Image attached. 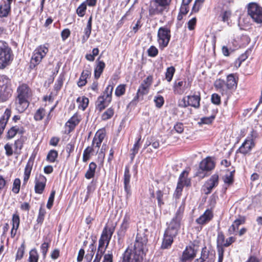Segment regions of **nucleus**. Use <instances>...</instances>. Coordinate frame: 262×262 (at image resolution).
Instances as JSON below:
<instances>
[{"instance_id": "obj_1", "label": "nucleus", "mask_w": 262, "mask_h": 262, "mask_svg": "<svg viewBox=\"0 0 262 262\" xmlns=\"http://www.w3.org/2000/svg\"><path fill=\"white\" fill-rule=\"evenodd\" d=\"M18 96L16 99V110L20 113L23 112L28 106V98L31 96V90L26 84H22L17 89Z\"/></svg>"}, {"instance_id": "obj_2", "label": "nucleus", "mask_w": 262, "mask_h": 262, "mask_svg": "<svg viewBox=\"0 0 262 262\" xmlns=\"http://www.w3.org/2000/svg\"><path fill=\"white\" fill-rule=\"evenodd\" d=\"M215 87L223 95L229 96L231 90L236 87L237 82L233 74L227 77L226 82L221 79L216 80L214 83Z\"/></svg>"}, {"instance_id": "obj_3", "label": "nucleus", "mask_w": 262, "mask_h": 262, "mask_svg": "<svg viewBox=\"0 0 262 262\" xmlns=\"http://www.w3.org/2000/svg\"><path fill=\"white\" fill-rule=\"evenodd\" d=\"M171 0H152L150 4L148 12L150 16L162 15L164 12H168Z\"/></svg>"}, {"instance_id": "obj_4", "label": "nucleus", "mask_w": 262, "mask_h": 262, "mask_svg": "<svg viewBox=\"0 0 262 262\" xmlns=\"http://www.w3.org/2000/svg\"><path fill=\"white\" fill-rule=\"evenodd\" d=\"M115 230V227H110L105 226L102 232L100 239H99V245L97 249V252L100 254H104L107 248L110 240Z\"/></svg>"}, {"instance_id": "obj_5", "label": "nucleus", "mask_w": 262, "mask_h": 262, "mask_svg": "<svg viewBox=\"0 0 262 262\" xmlns=\"http://www.w3.org/2000/svg\"><path fill=\"white\" fill-rule=\"evenodd\" d=\"M113 89V85H108L103 94L98 97L96 102V107L99 111L101 112L103 110L111 103Z\"/></svg>"}, {"instance_id": "obj_6", "label": "nucleus", "mask_w": 262, "mask_h": 262, "mask_svg": "<svg viewBox=\"0 0 262 262\" xmlns=\"http://www.w3.org/2000/svg\"><path fill=\"white\" fill-rule=\"evenodd\" d=\"M12 59L11 48L6 42L0 41V69L5 68Z\"/></svg>"}, {"instance_id": "obj_7", "label": "nucleus", "mask_w": 262, "mask_h": 262, "mask_svg": "<svg viewBox=\"0 0 262 262\" xmlns=\"http://www.w3.org/2000/svg\"><path fill=\"white\" fill-rule=\"evenodd\" d=\"M184 206L181 205L177 210L175 216L170 221L166 231L167 233L172 234L173 235H177L180 228V223L182 219Z\"/></svg>"}, {"instance_id": "obj_8", "label": "nucleus", "mask_w": 262, "mask_h": 262, "mask_svg": "<svg viewBox=\"0 0 262 262\" xmlns=\"http://www.w3.org/2000/svg\"><path fill=\"white\" fill-rule=\"evenodd\" d=\"M147 242V238L145 233L142 232H138L137 234L134 249L132 253L138 254V258H141V255L144 254V247Z\"/></svg>"}, {"instance_id": "obj_9", "label": "nucleus", "mask_w": 262, "mask_h": 262, "mask_svg": "<svg viewBox=\"0 0 262 262\" xmlns=\"http://www.w3.org/2000/svg\"><path fill=\"white\" fill-rule=\"evenodd\" d=\"M248 15L253 21L262 24V7L255 2H251L247 6Z\"/></svg>"}, {"instance_id": "obj_10", "label": "nucleus", "mask_w": 262, "mask_h": 262, "mask_svg": "<svg viewBox=\"0 0 262 262\" xmlns=\"http://www.w3.org/2000/svg\"><path fill=\"white\" fill-rule=\"evenodd\" d=\"M158 42L160 48L163 49L167 46L170 39V30L166 27H160L158 31Z\"/></svg>"}, {"instance_id": "obj_11", "label": "nucleus", "mask_w": 262, "mask_h": 262, "mask_svg": "<svg viewBox=\"0 0 262 262\" xmlns=\"http://www.w3.org/2000/svg\"><path fill=\"white\" fill-rule=\"evenodd\" d=\"M48 48L45 45L37 47L34 51L31 60V67L34 68L38 65L48 52Z\"/></svg>"}, {"instance_id": "obj_12", "label": "nucleus", "mask_w": 262, "mask_h": 262, "mask_svg": "<svg viewBox=\"0 0 262 262\" xmlns=\"http://www.w3.org/2000/svg\"><path fill=\"white\" fill-rule=\"evenodd\" d=\"M152 81V78L150 76H148L143 81L137 91V97L138 98L143 96L148 93Z\"/></svg>"}, {"instance_id": "obj_13", "label": "nucleus", "mask_w": 262, "mask_h": 262, "mask_svg": "<svg viewBox=\"0 0 262 262\" xmlns=\"http://www.w3.org/2000/svg\"><path fill=\"white\" fill-rule=\"evenodd\" d=\"M196 251L197 250L195 249L194 246L186 247L180 258L181 261L186 262L188 260L192 259L195 256Z\"/></svg>"}, {"instance_id": "obj_14", "label": "nucleus", "mask_w": 262, "mask_h": 262, "mask_svg": "<svg viewBox=\"0 0 262 262\" xmlns=\"http://www.w3.org/2000/svg\"><path fill=\"white\" fill-rule=\"evenodd\" d=\"M46 178L42 175L39 174L36 177L35 182V191L36 193L41 194L45 188L46 184Z\"/></svg>"}, {"instance_id": "obj_15", "label": "nucleus", "mask_w": 262, "mask_h": 262, "mask_svg": "<svg viewBox=\"0 0 262 262\" xmlns=\"http://www.w3.org/2000/svg\"><path fill=\"white\" fill-rule=\"evenodd\" d=\"M188 87V84L186 81H176L173 85V92L176 94L182 95Z\"/></svg>"}, {"instance_id": "obj_16", "label": "nucleus", "mask_w": 262, "mask_h": 262, "mask_svg": "<svg viewBox=\"0 0 262 262\" xmlns=\"http://www.w3.org/2000/svg\"><path fill=\"white\" fill-rule=\"evenodd\" d=\"M130 222V215L128 214H125L124 215L122 222L120 225L119 230L118 231V235L119 236H123L126 232V230L129 227Z\"/></svg>"}, {"instance_id": "obj_17", "label": "nucleus", "mask_w": 262, "mask_h": 262, "mask_svg": "<svg viewBox=\"0 0 262 262\" xmlns=\"http://www.w3.org/2000/svg\"><path fill=\"white\" fill-rule=\"evenodd\" d=\"M215 164L209 157L203 160L200 164V169L202 171H209L214 168Z\"/></svg>"}, {"instance_id": "obj_18", "label": "nucleus", "mask_w": 262, "mask_h": 262, "mask_svg": "<svg viewBox=\"0 0 262 262\" xmlns=\"http://www.w3.org/2000/svg\"><path fill=\"white\" fill-rule=\"evenodd\" d=\"M218 183L219 176L216 174L212 175L210 179L208 180L205 184V186L207 190L206 193L208 194L210 193L212 189L218 185Z\"/></svg>"}, {"instance_id": "obj_19", "label": "nucleus", "mask_w": 262, "mask_h": 262, "mask_svg": "<svg viewBox=\"0 0 262 262\" xmlns=\"http://www.w3.org/2000/svg\"><path fill=\"white\" fill-rule=\"evenodd\" d=\"M213 217V214L211 210H207L203 214L196 220V222L200 225H204L209 222Z\"/></svg>"}, {"instance_id": "obj_20", "label": "nucleus", "mask_w": 262, "mask_h": 262, "mask_svg": "<svg viewBox=\"0 0 262 262\" xmlns=\"http://www.w3.org/2000/svg\"><path fill=\"white\" fill-rule=\"evenodd\" d=\"M254 144L253 140H246L238 149L239 152L246 154L254 147Z\"/></svg>"}, {"instance_id": "obj_21", "label": "nucleus", "mask_w": 262, "mask_h": 262, "mask_svg": "<svg viewBox=\"0 0 262 262\" xmlns=\"http://www.w3.org/2000/svg\"><path fill=\"white\" fill-rule=\"evenodd\" d=\"M105 136V134L103 130H98L93 138L92 145L99 148Z\"/></svg>"}, {"instance_id": "obj_22", "label": "nucleus", "mask_w": 262, "mask_h": 262, "mask_svg": "<svg viewBox=\"0 0 262 262\" xmlns=\"http://www.w3.org/2000/svg\"><path fill=\"white\" fill-rule=\"evenodd\" d=\"M130 174L129 173V168L126 167L124 174V190L127 193V196H128L130 194V186L129 185L130 183Z\"/></svg>"}, {"instance_id": "obj_23", "label": "nucleus", "mask_w": 262, "mask_h": 262, "mask_svg": "<svg viewBox=\"0 0 262 262\" xmlns=\"http://www.w3.org/2000/svg\"><path fill=\"white\" fill-rule=\"evenodd\" d=\"M176 236V235H173L172 234L167 233L165 231L161 248L163 249L168 248L173 243V238Z\"/></svg>"}, {"instance_id": "obj_24", "label": "nucleus", "mask_w": 262, "mask_h": 262, "mask_svg": "<svg viewBox=\"0 0 262 262\" xmlns=\"http://www.w3.org/2000/svg\"><path fill=\"white\" fill-rule=\"evenodd\" d=\"M96 66L94 70V76L96 79H98L103 72L105 64L103 61L99 60V58L96 60Z\"/></svg>"}, {"instance_id": "obj_25", "label": "nucleus", "mask_w": 262, "mask_h": 262, "mask_svg": "<svg viewBox=\"0 0 262 262\" xmlns=\"http://www.w3.org/2000/svg\"><path fill=\"white\" fill-rule=\"evenodd\" d=\"M245 223L244 217H241L234 221L233 224L229 227L228 233L230 235L233 234L238 229L240 225Z\"/></svg>"}, {"instance_id": "obj_26", "label": "nucleus", "mask_w": 262, "mask_h": 262, "mask_svg": "<svg viewBox=\"0 0 262 262\" xmlns=\"http://www.w3.org/2000/svg\"><path fill=\"white\" fill-rule=\"evenodd\" d=\"M187 98L188 103H189V105L194 107V108H198L200 107V101L201 100L200 96H188L187 97Z\"/></svg>"}, {"instance_id": "obj_27", "label": "nucleus", "mask_w": 262, "mask_h": 262, "mask_svg": "<svg viewBox=\"0 0 262 262\" xmlns=\"http://www.w3.org/2000/svg\"><path fill=\"white\" fill-rule=\"evenodd\" d=\"M187 175L188 172L186 170L183 171L180 174L179 177V181L177 187L178 189H181L182 190L184 185H188L189 184L190 181L186 180Z\"/></svg>"}, {"instance_id": "obj_28", "label": "nucleus", "mask_w": 262, "mask_h": 262, "mask_svg": "<svg viewBox=\"0 0 262 262\" xmlns=\"http://www.w3.org/2000/svg\"><path fill=\"white\" fill-rule=\"evenodd\" d=\"M92 17L90 16L88 21L86 27L84 29V35L83 36L82 42H85L89 38L92 30Z\"/></svg>"}, {"instance_id": "obj_29", "label": "nucleus", "mask_w": 262, "mask_h": 262, "mask_svg": "<svg viewBox=\"0 0 262 262\" xmlns=\"http://www.w3.org/2000/svg\"><path fill=\"white\" fill-rule=\"evenodd\" d=\"M200 257L205 262H211L214 256L210 254L206 247H204L202 249Z\"/></svg>"}, {"instance_id": "obj_30", "label": "nucleus", "mask_w": 262, "mask_h": 262, "mask_svg": "<svg viewBox=\"0 0 262 262\" xmlns=\"http://www.w3.org/2000/svg\"><path fill=\"white\" fill-rule=\"evenodd\" d=\"M96 167L97 165L94 162L90 163L89 169L85 174V177L87 179H91L94 177Z\"/></svg>"}, {"instance_id": "obj_31", "label": "nucleus", "mask_w": 262, "mask_h": 262, "mask_svg": "<svg viewBox=\"0 0 262 262\" xmlns=\"http://www.w3.org/2000/svg\"><path fill=\"white\" fill-rule=\"evenodd\" d=\"M33 163L29 161L25 167L24 171V183L25 184L28 181L32 168Z\"/></svg>"}, {"instance_id": "obj_32", "label": "nucleus", "mask_w": 262, "mask_h": 262, "mask_svg": "<svg viewBox=\"0 0 262 262\" xmlns=\"http://www.w3.org/2000/svg\"><path fill=\"white\" fill-rule=\"evenodd\" d=\"M151 196L152 197H156L157 201H158V205L159 207H161L162 205H163L164 203L163 201V195L164 193L163 192L160 190H158L156 191V194L155 195L154 192H152L150 193Z\"/></svg>"}, {"instance_id": "obj_33", "label": "nucleus", "mask_w": 262, "mask_h": 262, "mask_svg": "<svg viewBox=\"0 0 262 262\" xmlns=\"http://www.w3.org/2000/svg\"><path fill=\"white\" fill-rule=\"evenodd\" d=\"M89 101V99L85 97H78L77 99V102L79 104L78 107L83 111L88 106Z\"/></svg>"}, {"instance_id": "obj_34", "label": "nucleus", "mask_w": 262, "mask_h": 262, "mask_svg": "<svg viewBox=\"0 0 262 262\" xmlns=\"http://www.w3.org/2000/svg\"><path fill=\"white\" fill-rule=\"evenodd\" d=\"M11 9V6L9 4H5L0 6V17H7Z\"/></svg>"}, {"instance_id": "obj_35", "label": "nucleus", "mask_w": 262, "mask_h": 262, "mask_svg": "<svg viewBox=\"0 0 262 262\" xmlns=\"http://www.w3.org/2000/svg\"><path fill=\"white\" fill-rule=\"evenodd\" d=\"M12 91L9 88H5L3 92H1L0 98L3 101H6L12 95Z\"/></svg>"}, {"instance_id": "obj_36", "label": "nucleus", "mask_w": 262, "mask_h": 262, "mask_svg": "<svg viewBox=\"0 0 262 262\" xmlns=\"http://www.w3.org/2000/svg\"><path fill=\"white\" fill-rule=\"evenodd\" d=\"M80 121V119L77 115H74L68 121L67 124H69V126L70 128H74L77 125Z\"/></svg>"}, {"instance_id": "obj_37", "label": "nucleus", "mask_w": 262, "mask_h": 262, "mask_svg": "<svg viewBox=\"0 0 262 262\" xmlns=\"http://www.w3.org/2000/svg\"><path fill=\"white\" fill-rule=\"evenodd\" d=\"M175 72V68L173 67H168L165 73V78L168 82H170Z\"/></svg>"}, {"instance_id": "obj_38", "label": "nucleus", "mask_w": 262, "mask_h": 262, "mask_svg": "<svg viewBox=\"0 0 262 262\" xmlns=\"http://www.w3.org/2000/svg\"><path fill=\"white\" fill-rule=\"evenodd\" d=\"M93 150L92 146H88L84 149L82 157V160L84 162H86L90 159V154L93 152Z\"/></svg>"}, {"instance_id": "obj_39", "label": "nucleus", "mask_w": 262, "mask_h": 262, "mask_svg": "<svg viewBox=\"0 0 262 262\" xmlns=\"http://www.w3.org/2000/svg\"><path fill=\"white\" fill-rule=\"evenodd\" d=\"M225 242V239L223 233L221 231L219 232L217 237V245L218 247H220L219 250H221V248H223L222 247H224Z\"/></svg>"}, {"instance_id": "obj_40", "label": "nucleus", "mask_w": 262, "mask_h": 262, "mask_svg": "<svg viewBox=\"0 0 262 262\" xmlns=\"http://www.w3.org/2000/svg\"><path fill=\"white\" fill-rule=\"evenodd\" d=\"M58 152L56 150H51L47 157V160L50 162H54L57 158Z\"/></svg>"}, {"instance_id": "obj_41", "label": "nucleus", "mask_w": 262, "mask_h": 262, "mask_svg": "<svg viewBox=\"0 0 262 262\" xmlns=\"http://www.w3.org/2000/svg\"><path fill=\"white\" fill-rule=\"evenodd\" d=\"M38 254L36 249H33L31 250L29 253V262H38Z\"/></svg>"}, {"instance_id": "obj_42", "label": "nucleus", "mask_w": 262, "mask_h": 262, "mask_svg": "<svg viewBox=\"0 0 262 262\" xmlns=\"http://www.w3.org/2000/svg\"><path fill=\"white\" fill-rule=\"evenodd\" d=\"M114 114V111L112 107H110L106 110L105 112H104L101 116L102 119L103 120H107L110 118H111Z\"/></svg>"}, {"instance_id": "obj_43", "label": "nucleus", "mask_w": 262, "mask_h": 262, "mask_svg": "<svg viewBox=\"0 0 262 262\" xmlns=\"http://www.w3.org/2000/svg\"><path fill=\"white\" fill-rule=\"evenodd\" d=\"M141 138H139L137 141L134 144V147L132 149V152L130 154V158L132 160H133L135 157V155L138 152L139 149L140 147V141Z\"/></svg>"}, {"instance_id": "obj_44", "label": "nucleus", "mask_w": 262, "mask_h": 262, "mask_svg": "<svg viewBox=\"0 0 262 262\" xmlns=\"http://www.w3.org/2000/svg\"><path fill=\"white\" fill-rule=\"evenodd\" d=\"M20 187V180L18 178H16L14 180L12 191L15 194H17L19 192Z\"/></svg>"}, {"instance_id": "obj_45", "label": "nucleus", "mask_w": 262, "mask_h": 262, "mask_svg": "<svg viewBox=\"0 0 262 262\" xmlns=\"http://www.w3.org/2000/svg\"><path fill=\"white\" fill-rule=\"evenodd\" d=\"M14 153L19 154L20 151L23 146V142L21 139H18L15 141L14 144Z\"/></svg>"}, {"instance_id": "obj_46", "label": "nucleus", "mask_w": 262, "mask_h": 262, "mask_svg": "<svg viewBox=\"0 0 262 262\" xmlns=\"http://www.w3.org/2000/svg\"><path fill=\"white\" fill-rule=\"evenodd\" d=\"M86 9V4L85 3H83L77 9L76 12L78 15L80 17L83 16L85 14Z\"/></svg>"}, {"instance_id": "obj_47", "label": "nucleus", "mask_w": 262, "mask_h": 262, "mask_svg": "<svg viewBox=\"0 0 262 262\" xmlns=\"http://www.w3.org/2000/svg\"><path fill=\"white\" fill-rule=\"evenodd\" d=\"M234 170L231 171L229 174H226L224 178L225 183L230 185L233 182V173Z\"/></svg>"}, {"instance_id": "obj_48", "label": "nucleus", "mask_w": 262, "mask_h": 262, "mask_svg": "<svg viewBox=\"0 0 262 262\" xmlns=\"http://www.w3.org/2000/svg\"><path fill=\"white\" fill-rule=\"evenodd\" d=\"M154 102L156 104V107L158 108H161L164 102V98L160 95L155 96L154 98Z\"/></svg>"}, {"instance_id": "obj_49", "label": "nucleus", "mask_w": 262, "mask_h": 262, "mask_svg": "<svg viewBox=\"0 0 262 262\" xmlns=\"http://www.w3.org/2000/svg\"><path fill=\"white\" fill-rule=\"evenodd\" d=\"M25 247L24 244H22L17 250V253L16 254L15 259L20 260L21 259L24 254Z\"/></svg>"}, {"instance_id": "obj_50", "label": "nucleus", "mask_w": 262, "mask_h": 262, "mask_svg": "<svg viewBox=\"0 0 262 262\" xmlns=\"http://www.w3.org/2000/svg\"><path fill=\"white\" fill-rule=\"evenodd\" d=\"M46 214V210L42 206L40 207L39 210L38 215L37 219L38 223H42L44 220L45 215Z\"/></svg>"}, {"instance_id": "obj_51", "label": "nucleus", "mask_w": 262, "mask_h": 262, "mask_svg": "<svg viewBox=\"0 0 262 262\" xmlns=\"http://www.w3.org/2000/svg\"><path fill=\"white\" fill-rule=\"evenodd\" d=\"M19 128L17 126L12 127L8 132L7 136L9 139L13 138L18 132Z\"/></svg>"}, {"instance_id": "obj_52", "label": "nucleus", "mask_w": 262, "mask_h": 262, "mask_svg": "<svg viewBox=\"0 0 262 262\" xmlns=\"http://www.w3.org/2000/svg\"><path fill=\"white\" fill-rule=\"evenodd\" d=\"M125 92V85L120 84L118 85L115 90V95L118 97L122 96Z\"/></svg>"}, {"instance_id": "obj_53", "label": "nucleus", "mask_w": 262, "mask_h": 262, "mask_svg": "<svg viewBox=\"0 0 262 262\" xmlns=\"http://www.w3.org/2000/svg\"><path fill=\"white\" fill-rule=\"evenodd\" d=\"M132 256V249H127L124 253L122 262H130Z\"/></svg>"}, {"instance_id": "obj_54", "label": "nucleus", "mask_w": 262, "mask_h": 262, "mask_svg": "<svg viewBox=\"0 0 262 262\" xmlns=\"http://www.w3.org/2000/svg\"><path fill=\"white\" fill-rule=\"evenodd\" d=\"M103 254L102 262H113V254L112 251H108L107 253Z\"/></svg>"}, {"instance_id": "obj_55", "label": "nucleus", "mask_w": 262, "mask_h": 262, "mask_svg": "<svg viewBox=\"0 0 262 262\" xmlns=\"http://www.w3.org/2000/svg\"><path fill=\"white\" fill-rule=\"evenodd\" d=\"M55 195V190H52L51 191V193L50 194V195L49 198L48 203L47 204V207L48 209H51L53 206Z\"/></svg>"}, {"instance_id": "obj_56", "label": "nucleus", "mask_w": 262, "mask_h": 262, "mask_svg": "<svg viewBox=\"0 0 262 262\" xmlns=\"http://www.w3.org/2000/svg\"><path fill=\"white\" fill-rule=\"evenodd\" d=\"M12 227L18 228L20 223L19 216L17 214H14L12 219Z\"/></svg>"}, {"instance_id": "obj_57", "label": "nucleus", "mask_w": 262, "mask_h": 262, "mask_svg": "<svg viewBox=\"0 0 262 262\" xmlns=\"http://www.w3.org/2000/svg\"><path fill=\"white\" fill-rule=\"evenodd\" d=\"M45 116V110L43 108H39L37 110L34 115V119L36 120H41Z\"/></svg>"}, {"instance_id": "obj_58", "label": "nucleus", "mask_w": 262, "mask_h": 262, "mask_svg": "<svg viewBox=\"0 0 262 262\" xmlns=\"http://www.w3.org/2000/svg\"><path fill=\"white\" fill-rule=\"evenodd\" d=\"M231 15V12L230 10H225L221 14L222 19L223 21H227L230 18Z\"/></svg>"}, {"instance_id": "obj_59", "label": "nucleus", "mask_w": 262, "mask_h": 262, "mask_svg": "<svg viewBox=\"0 0 262 262\" xmlns=\"http://www.w3.org/2000/svg\"><path fill=\"white\" fill-rule=\"evenodd\" d=\"M158 53V50L155 46H151L148 50V54L150 57H155Z\"/></svg>"}, {"instance_id": "obj_60", "label": "nucleus", "mask_w": 262, "mask_h": 262, "mask_svg": "<svg viewBox=\"0 0 262 262\" xmlns=\"http://www.w3.org/2000/svg\"><path fill=\"white\" fill-rule=\"evenodd\" d=\"M4 148L6 151V155L7 156L10 157L13 155V150L12 149V145L11 144H10L9 143H7L5 145Z\"/></svg>"}, {"instance_id": "obj_61", "label": "nucleus", "mask_w": 262, "mask_h": 262, "mask_svg": "<svg viewBox=\"0 0 262 262\" xmlns=\"http://www.w3.org/2000/svg\"><path fill=\"white\" fill-rule=\"evenodd\" d=\"M49 247V244L47 242H44L41 245V247H40L42 255L44 257H45L46 255V254L48 252Z\"/></svg>"}, {"instance_id": "obj_62", "label": "nucleus", "mask_w": 262, "mask_h": 262, "mask_svg": "<svg viewBox=\"0 0 262 262\" xmlns=\"http://www.w3.org/2000/svg\"><path fill=\"white\" fill-rule=\"evenodd\" d=\"M174 129L176 132L179 134H181L184 130V125L182 123H177L174 126Z\"/></svg>"}, {"instance_id": "obj_63", "label": "nucleus", "mask_w": 262, "mask_h": 262, "mask_svg": "<svg viewBox=\"0 0 262 262\" xmlns=\"http://www.w3.org/2000/svg\"><path fill=\"white\" fill-rule=\"evenodd\" d=\"M178 105L181 107H186L189 105V103H188V101L186 99V98L184 97L179 100Z\"/></svg>"}, {"instance_id": "obj_64", "label": "nucleus", "mask_w": 262, "mask_h": 262, "mask_svg": "<svg viewBox=\"0 0 262 262\" xmlns=\"http://www.w3.org/2000/svg\"><path fill=\"white\" fill-rule=\"evenodd\" d=\"M212 102L215 104H219L221 102L220 97L218 94H213L211 97Z\"/></svg>"}]
</instances>
